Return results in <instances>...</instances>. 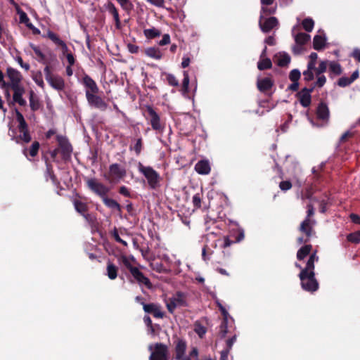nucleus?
Returning <instances> with one entry per match:
<instances>
[{
	"mask_svg": "<svg viewBox=\"0 0 360 360\" xmlns=\"http://www.w3.org/2000/svg\"><path fill=\"white\" fill-rule=\"evenodd\" d=\"M7 76L9 82H6V89H11L13 91V101L9 102V105L18 103L20 106H26L27 101L22 96L25 93V89L21 84L22 76L21 73L11 67L6 70Z\"/></svg>",
	"mask_w": 360,
	"mask_h": 360,
	"instance_id": "f257e3e1",
	"label": "nucleus"
},
{
	"mask_svg": "<svg viewBox=\"0 0 360 360\" xmlns=\"http://www.w3.org/2000/svg\"><path fill=\"white\" fill-rule=\"evenodd\" d=\"M316 255L313 254L310 255L306 266L299 275L302 288L308 292H314L319 288V283L315 278L314 274V259Z\"/></svg>",
	"mask_w": 360,
	"mask_h": 360,
	"instance_id": "f03ea898",
	"label": "nucleus"
},
{
	"mask_svg": "<svg viewBox=\"0 0 360 360\" xmlns=\"http://www.w3.org/2000/svg\"><path fill=\"white\" fill-rule=\"evenodd\" d=\"M15 113L16 120L18 122V129L20 132V134L18 136L13 134L11 136V140L14 141L18 144L22 145L24 143H28L32 140L28 124L26 122L22 114L17 108L15 109Z\"/></svg>",
	"mask_w": 360,
	"mask_h": 360,
	"instance_id": "7ed1b4c3",
	"label": "nucleus"
},
{
	"mask_svg": "<svg viewBox=\"0 0 360 360\" xmlns=\"http://www.w3.org/2000/svg\"><path fill=\"white\" fill-rule=\"evenodd\" d=\"M143 115L152 129L159 133L163 132L165 129V124L161 120L159 113L156 109L151 105H146L143 108Z\"/></svg>",
	"mask_w": 360,
	"mask_h": 360,
	"instance_id": "20e7f679",
	"label": "nucleus"
},
{
	"mask_svg": "<svg viewBox=\"0 0 360 360\" xmlns=\"http://www.w3.org/2000/svg\"><path fill=\"white\" fill-rule=\"evenodd\" d=\"M118 262L122 264L131 273L134 279L140 285H144L148 288H151L152 284L148 278L137 268L133 266L127 256L122 255L117 258Z\"/></svg>",
	"mask_w": 360,
	"mask_h": 360,
	"instance_id": "39448f33",
	"label": "nucleus"
},
{
	"mask_svg": "<svg viewBox=\"0 0 360 360\" xmlns=\"http://www.w3.org/2000/svg\"><path fill=\"white\" fill-rule=\"evenodd\" d=\"M45 79L48 84L55 90L62 91L65 88L64 79L58 74L53 72L50 65L45 66L44 69Z\"/></svg>",
	"mask_w": 360,
	"mask_h": 360,
	"instance_id": "423d86ee",
	"label": "nucleus"
},
{
	"mask_svg": "<svg viewBox=\"0 0 360 360\" xmlns=\"http://www.w3.org/2000/svg\"><path fill=\"white\" fill-rule=\"evenodd\" d=\"M138 169L145 178L147 179L148 186L152 189L157 188L160 185V174L151 167L144 166L141 162L139 163Z\"/></svg>",
	"mask_w": 360,
	"mask_h": 360,
	"instance_id": "0eeeda50",
	"label": "nucleus"
},
{
	"mask_svg": "<svg viewBox=\"0 0 360 360\" xmlns=\"http://www.w3.org/2000/svg\"><path fill=\"white\" fill-rule=\"evenodd\" d=\"M126 175L127 171L124 167L118 163H113L109 166L108 172L103 176L109 182L115 183L124 178Z\"/></svg>",
	"mask_w": 360,
	"mask_h": 360,
	"instance_id": "6e6552de",
	"label": "nucleus"
},
{
	"mask_svg": "<svg viewBox=\"0 0 360 360\" xmlns=\"http://www.w3.org/2000/svg\"><path fill=\"white\" fill-rule=\"evenodd\" d=\"M86 184L88 188L98 195L101 199H103L108 192L110 191V188L104 185L103 184L99 182L95 178H89L86 180Z\"/></svg>",
	"mask_w": 360,
	"mask_h": 360,
	"instance_id": "1a4fd4ad",
	"label": "nucleus"
},
{
	"mask_svg": "<svg viewBox=\"0 0 360 360\" xmlns=\"http://www.w3.org/2000/svg\"><path fill=\"white\" fill-rule=\"evenodd\" d=\"M245 238V232L242 228L238 227L232 229L230 231L229 236H225L224 238V244L222 247L226 248L231 245L242 241Z\"/></svg>",
	"mask_w": 360,
	"mask_h": 360,
	"instance_id": "9d476101",
	"label": "nucleus"
},
{
	"mask_svg": "<svg viewBox=\"0 0 360 360\" xmlns=\"http://www.w3.org/2000/svg\"><path fill=\"white\" fill-rule=\"evenodd\" d=\"M269 15H267L265 13H262V12H260L259 26L261 30L264 33L269 32L278 25V21L276 17L266 18V16Z\"/></svg>",
	"mask_w": 360,
	"mask_h": 360,
	"instance_id": "9b49d317",
	"label": "nucleus"
},
{
	"mask_svg": "<svg viewBox=\"0 0 360 360\" xmlns=\"http://www.w3.org/2000/svg\"><path fill=\"white\" fill-rule=\"evenodd\" d=\"M56 140L58 143L59 150L63 160L70 158L72 152V147L68 139L61 135H57Z\"/></svg>",
	"mask_w": 360,
	"mask_h": 360,
	"instance_id": "f8f14e48",
	"label": "nucleus"
},
{
	"mask_svg": "<svg viewBox=\"0 0 360 360\" xmlns=\"http://www.w3.org/2000/svg\"><path fill=\"white\" fill-rule=\"evenodd\" d=\"M150 360H168V347L162 343H156L155 349L151 353Z\"/></svg>",
	"mask_w": 360,
	"mask_h": 360,
	"instance_id": "ddd939ff",
	"label": "nucleus"
},
{
	"mask_svg": "<svg viewBox=\"0 0 360 360\" xmlns=\"http://www.w3.org/2000/svg\"><path fill=\"white\" fill-rule=\"evenodd\" d=\"M315 224L314 220L305 219L301 224L300 230L305 234L306 238L304 239L302 237L298 238L297 241L300 244L302 243H306L309 240V238L311 236V232L313 230V225Z\"/></svg>",
	"mask_w": 360,
	"mask_h": 360,
	"instance_id": "4468645a",
	"label": "nucleus"
},
{
	"mask_svg": "<svg viewBox=\"0 0 360 360\" xmlns=\"http://www.w3.org/2000/svg\"><path fill=\"white\" fill-rule=\"evenodd\" d=\"M86 98L88 103L91 107H94L101 111H105L108 108V104L101 96H98L97 94L87 93V96H86Z\"/></svg>",
	"mask_w": 360,
	"mask_h": 360,
	"instance_id": "2eb2a0df",
	"label": "nucleus"
},
{
	"mask_svg": "<svg viewBox=\"0 0 360 360\" xmlns=\"http://www.w3.org/2000/svg\"><path fill=\"white\" fill-rule=\"evenodd\" d=\"M82 84L85 88V95L89 94H98L99 88L96 82L88 75L84 74L82 79Z\"/></svg>",
	"mask_w": 360,
	"mask_h": 360,
	"instance_id": "dca6fc26",
	"label": "nucleus"
},
{
	"mask_svg": "<svg viewBox=\"0 0 360 360\" xmlns=\"http://www.w3.org/2000/svg\"><path fill=\"white\" fill-rule=\"evenodd\" d=\"M141 304L146 313L152 314L155 318L162 319L164 317V312L161 311V306L155 303L146 304L141 302Z\"/></svg>",
	"mask_w": 360,
	"mask_h": 360,
	"instance_id": "f3484780",
	"label": "nucleus"
},
{
	"mask_svg": "<svg viewBox=\"0 0 360 360\" xmlns=\"http://www.w3.org/2000/svg\"><path fill=\"white\" fill-rule=\"evenodd\" d=\"M314 86H312L310 89L304 88L300 91L297 92L296 96L299 100L300 104L307 108L309 106L311 101V93L313 91Z\"/></svg>",
	"mask_w": 360,
	"mask_h": 360,
	"instance_id": "a211bd4d",
	"label": "nucleus"
},
{
	"mask_svg": "<svg viewBox=\"0 0 360 360\" xmlns=\"http://www.w3.org/2000/svg\"><path fill=\"white\" fill-rule=\"evenodd\" d=\"M316 114L319 120L328 121L330 112L327 104L321 101L316 108Z\"/></svg>",
	"mask_w": 360,
	"mask_h": 360,
	"instance_id": "6ab92c4d",
	"label": "nucleus"
},
{
	"mask_svg": "<svg viewBox=\"0 0 360 360\" xmlns=\"http://www.w3.org/2000/svg\"><path fill=\"white\" fill-rule=\"evenodd\" d=\"M186 349V342L183 339H177L175 341V354H176V359L181 360L184 356L185 352Z\"/></svg>",
	"mask_w": 360,
	"mask_h": 360,
	"instance_id": "aec40b11",
	"label": "nucleus"
},
{
	"mask_svg": "<svg viewBox=\"0 0 360 360\" xmlns=\"http://www.w3.org/2000/svg\"><path fill=\"white\" fill-rule=\"evenodd\" d=\"M105 6L106 10L109 12V13H110L113 16L116 28L120 29L121 28V22H120V15H119L118 11H117V8L115 7V6L114 5V4L112 3L111 1H108L105 4Z\"/></svg>",
	"mask_w": 360,
	"mask_h": 360,
	"instance_id": "412c9836",
	"label": "nucleus"
},
{
	"mask_svg": "<svg viewBox=\"0 0 360 360\" xmlns=\"http://www.w3.org/2000/svg\"><path fill=\"white\" fill-rule=\"evenodd\" d=\"M291 60L290 56L285 53L280 52L276 53L274 57V61L276 63L279 67H286L288 66Z\"/></svg>",
	"mask_w": 360,
	"mask_h": 360,
	"instance_id": "4be33fe9",
	"label": "nucleus"
},
{
	"mask_svg": "<svg viewBox=\"0 0 360 360\" xmlns=\"http://www.w3.org/2000/svg\"><path fill=\"white\" fill-rule=\"evenodd\" d=\"M195 170L199 174H208L211 170L209 161L207 160H202L198 161L195 165Z\"/></svg>",
	"mask_w": 360,
	"mask_h": 360,
	"instance_id": "5701e85b",
	"label": "nucleus"
},
{
	"mask_svg": "<svg viewBox=\"0 0 360 360\" xmlns=\"http://www.w3.org/2000/svg\"><path fill=\"white\" fill-rule=\"evenodd\" d=\"M39 148H40L39 143L38 141H35L32 143L30 147L24 148L22 150V153L27 158H28L29 156H30L31 158H34L37 155V154L39 153Z\"/></svg>",
	"mask_w": 360,
	"mask_h": 360,
	"instance_id": "b1692460",
	"label": "nucleus"
},
{
	"mask_svg": "<svg viewBox=\"0 0 360 360\" xmlns=\"http://www.w3.org/2000/svg\"><path fill=\"white\" fill-rule=\"evenodd\" d=\"M273 81L269 78L265 77L257 81V88L261 92H266L269 91L273 86Z\"/></svg>",
	"mask_w": 360,
	"mask_h": 360,
	"instance_id": "393cba45",
	"label": "nucleus"
},
{
	"mask_svg": "<svg viewBox=\"0 0 360 360\" xmlns=\"http://www.w3.org/2000/svg\"><path fill=\"white\" fill-rule=\"evenodd\" d=\"M46 169L45 172V178L46 181H48V178L49 177L53 183L56 186H60V181H58L57 176L54 174L53 166L51 164L48 162H46Z\"/></svg>",
	"mask_w": 360,
	"mask_h": 360,
	"instance_id": "a878e982",
	"label": "nucleus"
},
{
	"mask_svg": "<svg viewBox=\"0 0 360 360\" xmlns=\"http://www.w3.org/2000/svg\"><path fill=\"white\" fill-rule=\"evenodd\" d=\"M44 38L50 39L56 46L60 47L65 41L62 40L59 35L48 29L46 34L42 35Z\"/></svg>",
	"mask_w": 360,
	"mask_h": 360,
	"instance_id": "bb28decb",
	"label": "nucleus"
},
{
	"mask_svg": "<svg viewBox=\"0 0 360 360\" xmlns=\"http://www.w3.org/2000/svg\"><path fill=\"white\" fill-rule=\"evenodd\" d=\"M262 8L261 12L267 15L274 14L276 12V6L269 7L274 4V0H260Z\"/></svg>",
	"mask_w": 360,
	"mask_h": 360,
	"instance_id": "cd10ccee",
	"label": "nucleus"
},
{
	"mask_svg": "<svg viewBox=\"0 0 360 360\" xmlns=\"http://www.w3.org/2000/svg\"><path fill=\"white\" fill-rule=\"evenodd\" d=\"M326 38L325 36L316 34L313 39V48L316 51H321L326 46Z\"/></svg>",
	"mask_w": 360,
	"mask_h": 360,
	"instance_id": "c85d7f7f",
	"label": "nucleus"
},
{
	"mask_svg": "<svg viewBox=\"0 0 360 360\" xmlns=\"http://www.w3.org/2000/svg\"><path fill=\"white\" fill-rule=\"evenodd\" d=\"M102 201L103 204L108 208L116 210L120 213L122 212V206L115 200L109 198L107 197V195H105L102 199Z\"/></svg>",
	"mask_w": 360,
	"mask_h": 360,
	"instance_id": "c756f323",
	"label": "nucleus"
},
{
	"mask_svg": "<svg viewBox=\"0 0 360 360\" xmlns=\"http://www.w3.org/2000/svg\"><path fill=\"white\" fill-rule=\"evenodd\" d=\"M144 53L147 56L155 60H160L162 57V53L158 47L147 48Z\"/></svg>",
	"mask_w": 360,
	"mask_h": 360,
	"instance_id": "7c9ffc66",
	"label": "nucleus"
},
{
	"mask_svg": "<svg viewBox=\"0 0 360 360\" xmlns=\"http://www.w3.org/2000/svg\"><path fill=\"white\" fill-rule=\"evenodd\" d=\"M73 204L76 211L87 219V217L89 216V214H86L88 212L87 205L77 199L74 200Z\"/></svg>",
	"mask_w": 360,
	"mask_h": 360,
	"instance_id": "2f4dec72",
	"label": "nucleus"
},
{
	"mask_svg": "<svg viewBox=\"0 0 360 360\" xmlns=\"http://www.w3.org/2000/svg\"><path fill=\"white\" fill-rule=\"evenodd\" d=\"M30 46L34 52L35 55L37 56V60L39 63L45 64L46 65H49L45 54L41 51L40 48L38 46H36L33 44H30Z\"/></svg>",
	"mask_w": 360,
	"mask_h": 360,
	"instance_id": "473e14b6",
	"label": "nucleus"
},
{
	"mask_svg": "<svg viewBox=\"0 0 360 360\" xmlns=\"http://www.w3.org/2000/svg\"><path fill=\"white\" fill-rule=\"evenodd\" d=\"M106 271V275L110 280H115L117 277L118 267L110 261L107 263Z\"/></svg>",
	"mask_w": 360,
	"mask_h": 360,
	"instance_id": "72a5a7b5",
	"label": "nucleus"
},
{
	"mask_svg": "<svg viewBox=\"0 0 360 360\" xmlns=\"http://www.w3.org/2000/svg\"><path fill=\"white\" fill-rule=\"evenodd\" d=\"M29 102L31 110L33 112L38 110L40 108V102L33 91H30Z\"/></svg>",
	"mask_w": 360,
	"mask_h": 360,
	"instance_id": "f704fd0d",
	"label": "nucleus"
},
{
	"mask_svg": "<svg viewBox=\"0 0 360 360\" xmlns=\"http://www.w3.org/2000/svg\"><path fill=\"white\" fill-rule=\"evenodd\" d=\"M294 39L297 44L304 45L310 41L311 37L307 33L300 32L294 37Z\"/></svg>",
	"mask_w": 360,
	"mask_h": 360,
	"instance_id": "c9c22d12",
	"label": "nucleus"
},
{
	"mask_svg": "<svg viewBox=\"0 0 360 360\" xmlns=\"http://www.w3.org/2000/svg\"><path fill=\"white\" fill-rule=\"evenodd\" d=\"M172 300L178 305V307H186L187 303L186 300V295L182 292H177L175 295L172 297Z\"/></svg>",
	"mask_w": 360,
	"mask_h": 360,
	"instance_id": "e433bc0d",
	"label": "nucleus"
},
{
	"mask_svg": "<svg viewBox=\"0 0 360 360\" xmlns=\"http://www.w3.org/2000/svg\"><path fill=\"white\" fill-rule=\"evenodd\" d=\"M312 246L311 245H305L302 246L297 253V258L299 260H302L305 258L307 255H309L311 250Z\"/></svg>",
	"mask_w": 360,
	"mask_h": 360,
	"instance_id": "4c0bfd02",
	"label": "nucleus"
},
{
	"mask_svg": "<svg viewBox=\"0 0 360 360\" xmlns=\"http://www.w3.org/2000/svg\"><path fill=\"white\" fill-rule=\"evenodd\" d=\"M144 36L148 39H153L158 37H160L161 32L155 27L143 30Z\"/></svg>",
	"mask_w": 360,
	"mask_h": 360,
	"instance_id": "58836bf2",
	"label": "nucleus"
},
{
	"mask_svg": "<svg viewBox=\"0 0 360 360\" xmlns=\"http://www.w3.org/2000/svg\"><path fill=\"white\" fill-rule=\"evenodd\" d=\"M301 25L307 32H311L314 27V21L311 18H306L301 22Z\"/></svg>",
	"mask_w": 360,
	"mask_h": 360,
	"instance_id": "ea45409f",
	"label": "nucleus"
},
{
	"mask_svg": "<svg viewBox=\"0 0 360 360\" xmlns=\"http://www.w3.org/2000/svg\"><path fill=\"white\" fill-rule=\"evenodd\" d=\"M330 72L335 75H341L342 70L341 65L336 61L328 62Z\"/></svg>",
	"mask_w": 360,
	"mask_h": 360,
	"instance_id": "a19ab883",
	"label": "nucleus"
},
{
	"mask_svg": "<svg viewBox=\"0 0 360 360\" xmlns=\"http://www.w3.org/2000/svg\"><path fill=\"white\" fill-rule=\"evenodd\" d=\"M272 66L271 60L269 58L260 60L257 63V68L259 70L270 69Z\"/></svg>",
	"mask_w": 360,
	"mask_h": 360,
	"instance_id": "79ce46f5",
	"label": "nucleus"
},
{
	"mask_svg": "<svg viewBox=\"0 0 360 360\" xmlns=\"http://www.w3.org/2000/svg\"><path fill=\"white\" fill-rule=\"evenodd\" d=\"M194 331L200 338H202L207 332V329L200 323L197 321L194 324Z\"/></svg>",
	"mask_w": 360,
	"mask_h": 360,
	"instance_id": "37998d69",
	"label": "nucleus"
},
{
	"mask_svg": "<svg viewBox=\"0 0 360 360\" xmlns=\"http://www.w3.org/2000/svg\"><path fill=\"white\" fill-rule=\"evenodd\" d=\"M189 76L187 71H184V79L182 82L181 91L183 94L188 92Z\"/></svg>",
	"mask_w": 360,
	"mask_h": 360,
	"instance_id": "c03bdc74",
	"label": "nucleus"
},
{
	"mask_svg": "<svg viewBox=\"0 0 360 360\" xmlns=\"http://www.w3.org/2000/svg\"><path fill=\"white\" fill-rule=\"evenodd\" d=\"M347 239L348 241L357 244L360 242V232L356 231L354 233H351L347 235Z\"/></svg>",
	"mask_w": 360,
	"mask_h": 360,
	"instance_id": "a18cd8bd",
	"label": "nucleus"
},
{
	"mask_svg": "<svg viewBox=\"0 0 360 360\" xmlns=\"http://www.w3.org/2000/svg\"><path fill=\"white\" fill-rule=\"evenodd\" d=\"M166 75V81L168 83L169 85L172 86H179V81L176 78V77L170 73L165 74Z\"/></svg>",
	"mask_w": 360,
	"mask_h": 360,
	"instance_id": "49530a36",
	"label": "nucleus"
},
{
	"mask_svg": "<svg viewBox=\"0 0 360 360\" xmlns=\"http://www.w3.org/2000/svg\"><path fill=\"white\" fill-rule=\"evenodd\" d=\"M227 323H228L227 318H224L221 323L220 330H219V335L221 338H224L226 336V333H228Z\"/></svg>",
	"mask_w": 360,
	"mask_h": 360,
	"instance_id": "de8ad7c7",
	"label": "nucleus"
},
{
	"mask_svg": "<svg viewBox=\"0 0 360 360\" xmlns=\"http://www.w3.org/2000/svg\"><path fill=\"white\" fill-rule=\"evenodd\" d=\"M193 204L195 208L198 209L201 207L202 193H196L193 197Z\"/></svg>",
	"mask_w": 360,
	"mask_h": 360,
	"instance_id": "09e8293b",
	"label": "nucleus"
},
{
	"mask_svg": "<svg viewBox=\"0 0 360 360\" xmlns=\"http://www.w3.org/2000/svg\"><path fill=\"white\" fill-rule=\"evenodd\" d=\"M317 58H318V55L316 53H315V52L311 53V54L309 55L310 60L307 64V65H309L310 69H315L316 61Z\"/></svg>",
	"mask_w": 360,
	"mask_h": 360,
	"instance_id": "8fccbe9b",
	"label": "nucleus"
},
{
	"mask_svg": "<svg viewBox=\"0 0 360 360\" xmlns=\"http://www.w3.org/2000/svg\"><path fill=\"white\" fill-rule=\"evenodd\" d=\"M33 80L39 87L42 89L44 88L45 84L42 79L41 73L40 72L33 77Z\"/></svg>",
	"mask_w": 360,
	"mask_h": 360,
	"instance_id": "3c124183",
	"label": "nucleus"
},
{
	"mask_svg": "<svg viewBox=\"0 0 360 360\" xmlns=\"http://www.w3.org/2000/svg\"><path fill=\"white\" fill-rule=\"evenodd\" d=\"M352 81L349 77H342L338 81V85L341 87H345L352 84Z\"/></svg>",
	"mask_w": 360,
	"mask_h": 360,
	"instance_id": "603ef678",
	"label": "nucleus"
},
{
	"mask_svg": "<svg viewBox=\"0 0 360 360\" xmlns=\"http://www.w3.org/2000/svg\"><path fill=\"white\" fill-rule=\"evenodd\" d=\"M19 13V18H20V22L24 23L27 26V24L31 23L30 18H28L27 15L25 12L23 11H20L18 12Z\"/></svg>",
	"mask_w": 360,
	"mask_h": 360,
	"instance_id": "864d4df0",
	"label": "nucleus"
},
{
	"mask_svg": "<svg viewBox=\"0 0 360 360\" xmlns=\"http://www.w3.org/2000/svg\"><path fill=\"white\" fill-rule=\"evenodd\" d=\"M314 69H310L309 65H307V70L304 71L303 76L304 79L306 81H311L314 79Z\"/></svg>",
	"mask_w": 360,
	"mask_h": 360,
	"instance_id": "5fc2aeb1",
	"label": "nucleus"
},
{
	"mask_svg": "<svg viewBox=\"0 0 360 360\" xmlns=\"http://www.w3.org/2000/svg\"><path fill=\"white\" fill-rule=\"evenodd\" d=\"M120 4L122 8L126 11H129L132 8L133 5L129 0H117Z\"/></svg>",
	"mask_w": 360,
	"mask_h": 360,
	"instance_id": "6e6d98bb",
	"label": "nucleus"
},
{
	"mask_svg": "<svg viewBox=\"0 0 360 360\" xmlns=\"http://www.w3.org/2000/svg\"><path fill=\"white\" fill-rule=\"evenodd\" d=\"M142 146H143L142 139L139 138L136 140V143L133 147V149L134 150V151L137 155H139L141 153V152L142 150Z\"/></svg>",
	"mask_w": 360,
	"mask_h": 360,
	"instance_id": "4d7b16f0",
	"label": "nucleus"
},
{
	"mask_svg": "<svg viewBox=\"0 0 360 360\" xmlns=\"http://www.w3.org/2000/svg\"><path fill=\"white\" fill-rule=\"evenodd\" d=\"M313 195V192L311 188H307L304 191H302L301 198L302 200L304 199H311Z\"/></svg>",
	"mask_w": 360,
	"mask_h": 360,
	"instance_id": "13d9d810",
	"label": "nucleus"
},
{
	"mask_svg": "<svg viewBox=\"0 0 360 360\" xmlns=\"http://www.w3.org/2000/svg\"><path fill=\"white\" fill-rule=\"evenodd\" d=\"M326 82V78L324 75L317 77L316 82H315L314 86L321 88L324 86Z\"/></svg>",
	"mask_w": 360,
	"mask_h": 360,
	"instance_id": "bf43d9fd",
	"label": "nucleus"
},
{
	"mask_svg": "<svg viewBox=\"0 0 360 360\" xmlns=\"http://www.w3.org/2000/svg\"><path fill=\"white\" fill-rule=\"evenodd\" d=\"M279 187L282 191H288L291 188L292 183L290 181H283L279 184Z\"/></svg>",
	"mask_w": 360,
	"mask_h": 360,
	"instance_id": "052dcab7",
	"label": "nucleus"
},
{
	"mask_svg": "<svg viewBox=\"0 0 360 360\" xmlns=\"http://www.w3.org/2000/svg\"><path fill=\"white\" fill-rule=\"evenodd\" d=\"M112 237L117 243L122 244L124 246H127V243L120 237L119 233L116 229H115L112 232Z\"/></svg>",
	"mask_w": 360,
	"mask_h": 360,
	"instance_id": "680f3d73",
	"label": "nucleus"
},
{
	"mask_svg": "<svg viewBox=\"0 0 360 360\" xmlns=\"http://www.w3.org/2000/svg\"><path fill=\"white\" fill-rule=\"evenodd\" d=\"M146 2L156 7L164 8L165 0H146Z\"/></svg>",
	"mask_w": 360,
	"mask_h": 360,
	"instance_id": "e2e57ef3",
	"label": "nucleus"
},
{
	"mask_svg": "<svg viewBox=\"0 0 360 360\" xmlns=\"http://www.w3.org/2000/svg\"><path fill=\"white\" fill-rule=\"evenodd\" d=\"M170 43V36L169 34H165L162 35V39L158 42L160 46H165Z\"/></svg>",
	"mask_w": 360,
	"mask_h": 360,
	"instance_id": "0e129e2a",
	"label": "nucleus"
},
{
	"mask_svg": "<svg viewBox=\"0 0 360 360\" xmlns=\"http://www.w3.org/2000/svg\"><path fill=\"white\" fill-rule=\"evenodd\" d=\"M119 193H120V194L124 195V197L131 198V195L128 188L126 187L125 186H122L120 187Z\"/></svg>",
	"mask_w": 360,
	"mask_h": 360,
	"instance_id": "69168bd1",
	"label": "nucleus"
},
{
	"mask_svg": "<svg viewBox=\"0 0 360 360\" xmlns=\"http://www.w3.org/2000/svg\"><path fill=\"white\" fill-rule=\"evenodd\" d=\"M291 119H292L291 114H288V120L280 127L282 132H285L287 131V129L289 128V124L291 122Z\"/></svg>",
	"mask_w": 360,
	"mask_h": 360,
	"instance_id": "338daca9",
	"label": "nucleus"
},
{
	"mask_svg": "<svg viewBox=\"0 0 360 360\" xmlns=\"http://www.w3.org/2000/svg\"><path fill=\"white\" fill-rule=\"evenodd\" d=\"M178 307V305L175 303V302L170 299L169 302L167 304V308L170 313H173L175 309Z\"/></svg>",
	"mask_w": 360,
	"mask_h": 360,
	"instance_id": "774afa93",
	"label": "nucleus"
}]
</instances>
